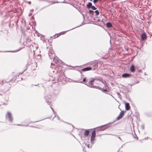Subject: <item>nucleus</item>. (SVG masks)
<instances>
[{"mask_svg":"<svg viewBox=\"0 0 152 152\" xmlns=\"http://www.w3.org/2000/svg\"><path fill=\"white\" fill-rule=\"evenodd\" d=\"M47 50H48V54L50 58L53 59V61L55 62L57 66H61V61L57 57L55 56L51 46L50 45L49 48H47Z\"/></svg>","mask_w":152,"mask_h":152,"instance_id":"f257e3e1","label":"nucleus"},{"mask_svg":"<svg viewBox=\"0 0 152 152\" xmlns=\"http://www.w3.org/2000/svg\"><path fill=\"white\" fill-rule=\"evenodd\" d=\"M94 80H93V79L91 78L90 79V80L89 81H88V83H87L86 84H85L86 86H88L89 87L94 88H96L98 89L99 90H101L102 89V88H101L96 86H94Z\"/></svg>","mask_w":152,"mask_h":152,"instance_id":"f03ea898","label":"nucleus"},{"mask_svg":"<svg viewBox=\"0 0 152 152\" xmlns=\"http://www.w3.org/2000/svg\"><path fill=\"white\" fill-rule=\"evenodd\" d=\"M98 63L96 61H93L91 63V70L92 69L93 70H95L97 69L98 67Z\"/></svg>","mask_w":152,"mask_h":152,"instance_id":"7ed1b4c3","label":"nucleus"},{"mask_svg":"<svg viewBox=\"0 0 152 152\" xmlns=\"http://www.w3.org/2000/svg\"><path fill=\"white\" fill-rule=\"evenodd\" d=\"M69 30H67L66 31H63V32H60L59 33L56 34L54 35L53 36H51V38H53V39H55L56 38L58 37L59 36H60L61 35H62L65 34L66 32L69 31Z\"/></svg>","mask_w":152,"mask_h":152,"instance_id":"20e7f679","label":"nucleus"},{"mask_svg":"<svg viewBox=\"0 0 152 152\" xmlns=\"http://www.w3.org/2000/svg\"><path fill=\"white\" fill-rule=\"evenodd\" d=\"M109 125V124H108L98 127L97 128L99 129V130L102 131L107 129L109 127V126H108Z\"/></svg>","mask_w":152,"mask_h":152,"instance_id":"39448f33","label":"nucleus"},{"mask_svg":"<svg viewBox=\"0 0 152 152\" xmlns=\"http://www.w3.org/2000/svg\"><path fill=\"white\" fill-rule=\"evenodd\" d=\"M6 118L7 117L9 118V120L10 122H12L13 121V118L12 117L11 113L9 112H8L7 113V115H6Z\"/></svg>","mask_w":152,"mask_h":152,"instance_id":"423d86ee","label":"nucleus"},{"mask_svg":"<svg viewBox=\"0 0 152 152\" xmlns=\"http://www.w3.org/2000/svg\"><path fill=\"white\" fill-rule=\"evenodd\" d=\"M104 87L103 88V89L101 88L102 89L101 90H102V92L107 94V92H108V90L109 89V88L108 86L105 84V82L104 81Z\"/></svg>","mask_w":152,"mask_h":152,"instance_id":"0eeeda50","label":"nucleus"},{"mask_svg":"<svg viewBox=\"0 0 152 152\" xmlns=\"http://www.w3.org/2000/svg\"><path fill=\"white\" fill-rule=\"evenodd\" d=\"M82 77H83L82 75H81L80 76V78L79 79V80H77L76 81H75V82H76V83H83V82H85L87 83V79L86 77H84L83 78L82 81H79L82 78Z\"/></svg>","mask_w":152,"mask_h":152,"instance_id":"6e6552de","label":"nucleus"},{"mask_svg":"<svg viewBox=\"0 0 152 152\" xmlns=\"http://www.w3.org/2000/svg\"><path fill=\"white\" fill-rule=\"evenodd\" d=\"M92 78L93 79V80H94V82L95 80H99L102 83L104 84V83L102 81V78L100 77H95L94 78Z\"/></svg>","mask_w":152,"mask_h":152,"instance_id":"1a4fd4ad","label":"nucleus"},{"mask_svg":"<svg viewBox=\"0 0 152 152\" xmlns=\"http://www.w3.org/2000/svg\"><path fill=\"white\" fill-rule=\"evenodd\" d=\"M51 98V96L50 95L45 97V99L46 102L49 105H50V99Z\"/></svg>","mask_w":152,"mask_h":152,"instance_id":"9d476101","label":"nucleus"},{"mask_svg":"<svg viewBox=\"0 0 152 152\" xmlns=\"http://www.w3.org/2000/svg\"><path fill=\"white\" fill-rule=\"evenodd\" d=\"M124 115V111H121L119 115L117 118V120H119Z\"/></svg>","mask_w":152,"mask_h":152,"instance_id":"9b49d317","label":"nucleus"},{"mask_svg":"<svg viewBox=\"0 0 152 152\" xmlns=\"http://www.w3.org/2000/svg\"><path fill=\"white\" fill-rule=\"evenodd\" d=\"M91 67H86L81 69V71L83 72L90 71V70H91Z\"/></svg>","mask_w":152,"mask_h":152,"instance_id":"f8f14e48","label":"nucleus"},{"mask_svg":"<svg viewBox=\"0 0 152 152\" xmlns=\"http://www.w3.org/2000/svg\"><path fill=\"white\" fill-rule=\"evenodd\" d=\"M125 106L126 110H129L130 106L129 103L126 102L125 103Z\"/></svg>","mask_w":152,"mask_h":152,"instance_id":"ddd939ff","label":"nucleus"},{"mask_svg":"<svg viewBox=\"0 0 152 152\" xmlns=\"http://www.w3.org/2000/svg\"><path fill=\"white\" fill-rule=\"evenodd\" d=\"M141 37L142 40H144L145 39H146L147 36L145 32H144L142 34Z\"/></svg>","mask_w":152,"mask_h":152,"instance_id":"4468645a","label":"nucleus"},{"mask_svg":"<svg viewBox=\"0 0 152 152\" xmlns=\"http://www.w3.org/2000/svg\"><path fill=\"white\" fill-rule=\"evenodd\" d=\"M34 30L35 32V33H34V35L35 36H37L38 37H40L42 35L41 34L38 33L37 31L35 29H34Z\"/></svg>","mask_w":152,"mask_h":152,"instance_id":"2eb2a0df","label":"nucleus"},{"mask_svg":"<svg viewBox=\"0 0 152 152\" xmlns=\"http://www.w3.org/2000/svg\"><path fill=\"white\" fill-rule=\"evenodd\" d=\"M131 75L128 73H124L122 75V77L124 78H127L130 76Z\"/></svg>","mask_w":152,"mask_h":152,"instance_id":"dca6fc26","label":"nucleus"},{"mask_svg":"<svg viewBox=\"0 0 152 152\" xmlns=\"http://www.w3.org/2000/svg\"><path fill=\"white\" fill-rule=\"evenodd\" d=\"M85 130V132L84 133V135L86 136H88L89 132V131L88 130Z\"/></svg>","mask_w":152,"mask_h":152,"instance_id":"f3484780","label":"nucleus"},{"mask_svg":"<svg viewBox=\"0 0 152 152\" xmlns=\"http://www.w3.org/2000/svg\"><path fill=\"white\" fill-rule=\"evenodd\" d=\"M106 26L107 28H110L111 27H112L113 26L112 25L111 23H110V22H108L106 24Z\"/></svg>","mask_w":152,"mask_h":152,"instance_id":"a211bd4d","label":"nucleus"},{"mask_svg":"<svg viewBox=\"0 0 152 152\" xmlns=\"http://www.w3.org/2000/svg\"><path fill=\"white\" fill-rule=\"evenodd\" d=\"M130 71L132 72H134V66L133 65H132L130 68Z\"/></svg>","mask_w":152,"mask_h":152,"instance_id":"6ab92c4d","label":"nucleus"},{"mask_svg":"<svg viewBox=\"0 0 152 152\" xmlns=\"http://www.w3.org/2000/svg\"><path fill=\"white\" fill-rule=\"evenodd\" d=\"M92 4L91 2H89L86 5V7L88 8H90L92 6Z\"/></svg>","mask_w":152,"mask_h":152,"instance_id":"aec40b11","label":"nucleus"},{"mask_svg":"<svg viewBox=\"0 0 152 152\" xmlns=\"http://www.w3.org/2000/svg\"><path fill=\"white\" fill-rule=\"evenodd\" d=\"M96 136V131L94 130L92 132L91 137H95Z\"/></svg>","mask_w":152,"mask_h":152,"instance_id":"412c9836","label":"nucleus"},{"mask_svg":"<svg viewBox=\"0 0 152 152\" xmlns=\"http://www.w3.org/2000/svg\"><path fill=\"white\" fill-rule=\"evenodd\" d=\"M95 140V137H91V143H92Z\"/></svg>","mask_w":152,"mask_h":152,"instance_id":"4be33fe9","label":"nucleus"},{"mask_svg":"<svg viewBox=\"0 0 152 152\" xmlns=\"http://www.w3.org/2000/svg\"><path fill=\"white\" fill-rule=\"evenodd\" d=\"M95 12L96 13V15L97 16L99 14V12L98 10H96L95 11Z\"/></svg>","mask_w":152,"mask_h":152,"instance_id":"5701e85b","label":"nucleus"},{"mask_svg":"<svg viewBox=\"0 0 152 152\" xmlns=\"http://www.w3.org/2000/svg\"><path fill=\"white\" fill-rule=\"evenodd\" d=\"M89 13L91 14H94V12L92 10H90L89 11Z\"/></svg>","mask_w":152,"mask_h":152,"instance_id":"b1692460","label":"nucleus"},{"mask_svg":"<svg viewBox=\"0 0 152 152\" xmlns=\"http://www.w3.org/2000/svg\"><path fill=\"white\" fill-rule=\"evenodd\" d=\"M117 94L118 97L119 98L121 99V94L118 92H117Z\"/></svg>","mask_w":152,"mask_h":152,"instance_id":"393cba45","label":"nucleus"},{"mask_svg":"<svg viewBox=\"0 0 152 152\" xmlns=\"http://www.w3.org/2000/svg\"><path fill=\"white\" fill-rule=\"evenodd\" d=\"M91 8L93 10H96V8L94 6H92L91 7Z\"/></svg>","mask_w":152,"mask_h":152,"instance_id":"a878e982","label":"nucleus"},{"mask_svg":"<svg viewBox=\"0 0 152 152\" xmlns=\"http://www.w3.org/2000/svg\"><path fill=\"white\" fill-rule=\"evenodd\" d=\"M50 108H51V109L53 111V112L54 113V114H55L56 113L55 112H54V109H53V108L51 107V106H50Z\"/></svg>","mask_w":152,"mask_h":152,"instance_id":"bb28decb","label":"nucleus"},{"mask_svg":"<svg viewBox=\"0 0 152 152\" xmlns=\"http://www.w3.org/2000/svg\"><path fill=\"white\" fill-rule=\"evenodd\" d=\"M98 1V0H94L93 2L94 3H95L96 2H97Z\"/></svg>","mask_w":152,"mask_h":152,"instance_id":"cd10ccee","label":"nucleus"},{"mask_svg":"<svg viewBox=\"0 0 152 152\" xmlns=\"http://www.w3.org/2000/svg\"><path fill=\"white\" fill-rule=\"evenodd\" d=\"M85 145L88 148H89V145L88 144L86 143Z\"/></svg>","mask_w":152,"mask_h":152,"instance_id":"c85d7f7f","label":"nucleus"},{"mask_svg":"<svg viewBox=\"0 0 152 152\" xmlns=\"http://www.w3.org/2000/svg\"><path fill=\"white\" fill-rule=\"evenodd\" d=\"M138 71L139 72L142 73V71L141 70H138Z\"/></svg>","mask_w":152,"mask_h":152,"instance_id":"c756f323","label":"nucleus"},{"mask_svg":"<svg viewBox=\"0 0 152 152\" xmlns=\"http://www.w3.org/2000/svg\"><path fill=\"white\" fill-rule=\"evenodd\" d=\"M57 118L58 120H59V117L58 116H57Z\"/></svg>","mask_w":152,"mask_h":152,"instance_id":"7c9ffc66","label":"nucleus"},{"mask_svg":"<svg viewBox=\"0 0 152 152\" xmlns=\"http://www.w3.org/2000/svg\"><path fill=\"white\" fill-rule=\"evenodd\" d=\"M118 138L119 139L121 140H122L121 139V138L120 137H118Z\"/></svg>","mask_w":152,"mask_h":152,"instance_id":"2f4dec72","label":"nucleus"},{"mask_svg":"<svg viewBox=\"0 0 152 152\" xmlns=\"http://www.w3.org/2000/svg\"><path fill=\"white\" fill-rule=\"evenodd\" d=\"M22 73H23V72H22V73H19V75H21L22 74Z\"/></svg>","mask_w":152,"mask_h":152,"instance_id":"473e14b6","label":"nucleus"},{"mask_svg":"<svg viewBox=\"0 0 152 152\" xmlns=\"http://www.w3.org/2000/svg\"><path fill=\"white\" fill-rule=\"evenodd\" d=\"M20 49H21L20 48V49H19V50H17V51H18L20 50Z\"/></svg>","mask_w":152,"mask_h":152,"instance_id":"72a5a7b5","label":"nucleus"},{"mask_svg":"<svg viewBox=\"0 0 152 152\" xmlns=\"http://www.w3.org/2000/svg\"><path fill=\"white\" fill-rule=\"evenodd\" d=\"M39 85V84H38L37 85H35V86H37V85Z\"/></svg>","mask_w":152,"mask_h":152,"instance_id":"f704fd0d","label":"nucleus"},{"mask_svg":"<svg viewBox=\"0 0 152 152\" xmlns=\"http://www.w3.org/2000/svg\"><path fill=\"white\" fill-rule=\"evenodd\" d=\"M56 115H55V116H54V117L53 118H54L55 117H56Z\"/></svg>","mask_w":152,"mask_h":152,"instance_id":"c9c22d12","label":"nucleus"},{"mask_svg":"<svg viewBox=\"0 0 152 152\" xmlns=\"http://www.w3.org/2000/svg\"><path fill=\"white\" fill-rule=\"evenodd\" d=\"M30 126L32 127H34L32 126Z\"/></svg>","mask_w":152,"mask_h":152,"instance_id":"e433bc0d","label":"nucleus"},{"mask_svg":"<svg viewBox=\"0 0 152 152\" xmlns=\"http://www.w3.org/2000/svg\"><path fill=\"white\" fill-rule=\"evenodd\" d=\"M18 126H23V125H18Z\"/></svg>","mask_w":152,"mask_h":152,"instance_id":"4c0bfd02","label":"nucleus"},{"mask_svg":"<svg viewBox=\"0 0 152 152\" xmlns=\"http://www.w3.org/2000/svg\"><path fill=\"white\" fill-rule=\"evenodd\" d=\"M8 51H5V52H7ZM8 52H11L10 51H8Z\"/></svg>","mask_w":152,"mask_h":152,"instance_id":"58836bf2","label":"nucleus"},{"mask_svg":"<svg viewBox=\"0 0 152 152\" xmlns=\"http://www.w3.org/2000/svg\"><path fill=\"white\" fill-rule=\"evenodd\" d=\"M51 65H52V63H51Z\"/></svg>","mask_w":152,"mask_h":152,"instance_id":"ea45409f","label":"nucleus"},{"mask_svg":"<svg viewBox=\"0 0 152 152\" xmlns=\"http://www.w3.org/2000/svg\"><path fill=\"white\" fill-rule=\"evenodd\" d=\"M37 121H36L35 122H37Z\"/></svg>","mask_w":152,"mask_h":152,"instance_id":"a19ab883","label":"nucleus"},{"mask_svg":"<svg viewBox=\"0 0 152 152\" xmlns=\"http://www.w3.org/2000/svg\"><path fill=\"white\" fill-rule=\"evenodd\" d=\"M91 1V0H90V1Z\"/></svg>","mask_w":152,"mask_h":152,"instance_id":"79ce46f5","label":"nucleus"},{"mask_svg":"<svg viewBox=\"0 0 152 152\" xmlns=\"http://www.w3.org/2000/svg\"><path fill=\"white\" fill-rule=\"evenodd\" d=\"M91 1V0H90V1Z\"/></svg>","mask_w":152,"mask_h":152,"instance_id":"37998d69","label":"nucleus"}]
</instances>
